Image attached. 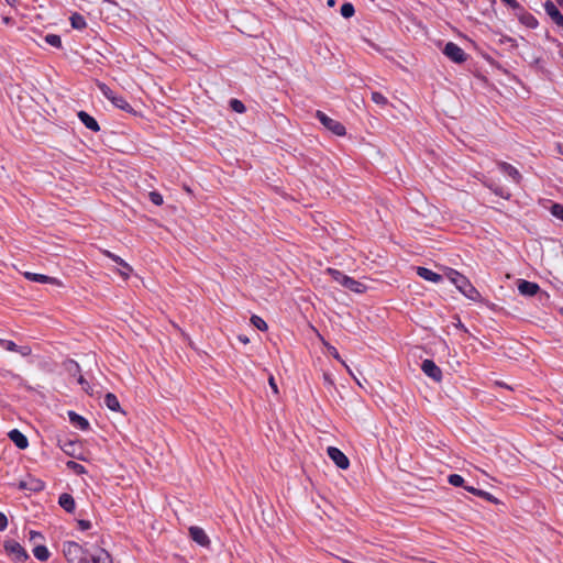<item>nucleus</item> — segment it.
<instances>
[{
	"label": "nucleus",
	"mask_w": 563,
	"mask_h": 563,
	"mask_svg": "<svg viewBox=\"0 0 563 563\" xmlns=\"http://www.w3.org/2000/svg\"><path fill=\"white\" fill-rule=\"evenodd\" d=\"M63 554L68 563H113L112 558L104 549H98L93 554L75 541L63 544Z\"/></svg>",
	"instance_id": "nucleus-1"
},
{
	"label": "nucleus",
	"mask_w": 563,
	"mask_h": 563,
	"mask_svg": "<svg viewBox=\"0 0 563 563\" xmlns=\"http://www.w3.org/2000/svg\"><path fill=\"white\" fill-rule=\"evenodd\" d=\"M446 276L466 298L473 301L479 300L481 294L464 275L455 269H450Z\"/></svg>",
	"instance_id": "nucleus-2"
},
{
	"label": "nucleus",
	"mask_w": 563,
	"mask_h": 563,
	"mask_svg": "<svg viewBox=\"0 0 563 563\" xmlns=\"http://www.w3.org/2000/svg\"><path fill=\"white\" fill-rule=\"evenodd\" d=\"M327 273L331 276V278L334 282H336L338 284L342 285L343 287L353 292L362 294L366 290V286L364 284L353 279L352 277L345 275L339 269L328 268Z\"/></svg>",
	"instance_id": "nucleus-3"
},
{
	"label": "nucleus",
	"mask_w": 563,
	"mask_h": 563,
	"mask_svg": "<svg viewBox=\"0 0 563 563\" xmlns=\"http://www.w3.org/2000/svg\"><path fill=\"white\" fill-rule=\"evenodd\" d=\"M97 86L102 96L108 99L115 108L129 113L133 111V108L123 96L115 93L109 86L103 82H98Z\"/></svg>",
	"instance_id": "nucleus-4"
},
{
	"label": "nucleus",
	"mask_w": 563,
	"mask_h": 563,
	"mask_svg": "<svg viewBox=\"0 0 563 563\" xmlns=\"http://www.w3.org/2000/svg\"><path fill=\"white\" fill-rule=\"evenodd\" d=\"M316 118L325 129L331 131L333 134L338 136H344L346 134L345 126L341 122L327 115L324 112L318 110L316 112Z\"/></svg>",
	"instance_id": "nucleus-5"
},
{
	"label": "nucleus",
	"mask_w": 563,
	"mask_h": 563,
	"mask_svg": "<svg viewBox=\"0 0 563 563\" xmlns=\"http://www.w3.org/2000/svg\"><path fill=\"white\" fill-rule=\"evenodd\" d=\"M4 549L15 563H24L29 559L24 548L16 541L5 542Z\"/></svg>",
	"instance_id": "nucleus-6"
},
{
	"label": "nucleus",
	"mask_w": 563,
	"mask_h": 563,
	"mask_svg": "<svg viewBox=\"0 0 563 563\" xmlns=\"http://www.w3.org/2000/svg\"><path fill=\"white\" fill-rule=\"evenodd\" d=\"M443 54L452 62L461 64L466 60L465 52L455 43L449 42L445 44Z\"/></svg>",
	"instance_id": "nucleus-7"
},
{
	"label": "nucleus",
	"mask_w": 563,
	"mask_h": 563,
	"mask_svg": "<svg viewBox=\"0 0 563 563\" xmlns=\"http://www.w3.org/2000/svg\"><path fill=\"white\" fill-rule=\"evenodd\" d=\"M328 456L332 460V462L341 470H346L350 465V461L347 456L338 448L329 446Z\"/></svg>",
	"instance_id": "nucleus-8"
},
{
	"label": "nucleus",
	"mask_w": 563,
	"mask_h": 563,
	"mask_svg": "<svg viewBox=\"0 0 563 563\" xmlns=\"http://www.w3.org/2000/svg\"><path fill=\"white\" fill-rule=\"evenodd\" d=\"M421 371L434 382L442 379V371L432 360H424L421 363Z\"/></svg>",
	"instance_id": "nucleus-9"
},
{
	"label": "nucleus",
	"mask_w": 563,
	"mask_h": 563,
	"mask_svg": "<svg viewBox=\"0 0 563 563\" xmlns=\"http://www.w3.org/2000/svg\"><path fill=\"white\" fill-rule=\"evenodd\" d=\"M544 10L551 20L561 29H563V14L556 2H544Z\"/></svg>",
	"instance_id": "nucleus-10"
},
{
	"label": "nucleus",
	"mask_w": 563,
	"mask_h": 563,
	"mask_svg": "<svg viewBox=\"0 0 563 563\" xmlns=\"http://www.w3.org/2000/svg\"><path fill=\"white\" fill-rule=\"evenodd\" d=\"M24 277L27 280L34 282V283L51 284V285H55V286H58V287H60L63 285L59 279H57L55 277H51V276L44 275V274L25 272L24 273Z\"/></svg>",
	"instance_id": "nucleus-11"
},
{
	"label": "nucleus",
	"mask_w": 563,
	"mask_h": 563,
	"mask_svg": "<svg viewBox=\"0 0 563 563\" xmlns=\"http://www.w3.org/2000/svg\"><path fill=\"white\" fill-rule=\"evenodd\" d=\"M499 170L509 177L515 184H520L522 176L520 172L512 165L506 163V162H499L498 164Z\"/></svg>",
	"instance_id": "nucleus-12"
},
{
	"label": "nucleus",
	"mask_w": 563,
	"mask_h": 563,
	"mask_svg": "<svg viewBox=\"0 0 563 563\" xmlns=\"http://www.w3.org/2000/svg\"><path fill=\"white\" fill-rule=\"evenodd\" d=\"M190 538L201 547H208L210 544L209 537L205 530L200 527L192 526L189 528Z\"/></svg>",
	"instance_id": "nucleus-13"
},
{
	"label": "nucleus",
	"mask_w": 563,
	"mask_h": 563,
	"mask_svg": "<svg viewBox=\"0 0 563 563\" xmlns=\"http://www.w3.org/2000/svg\"><path fill=\"white\" fill-rule=\"evenodd\" d=\"M540 287L537 283L521 279L518 284V291L522 296L532 297L538 294Z\"/></svg>",
	"instance_id": "nucleus-14"
},
{
	"label": "nucleus",
	"mask_w": 563,
	"mask_h": 563,
	"mask_svg": "<svg viewBox=\"0 0 563 563\" xmlns=\"http://www.w3.org/2000/svg\"><path fill=\"white\" fill-rule=\"evenodd\" d=\"M8 437L14 443V445L20 450H24L29 446L27 438L18 429L11 430L8 433Z\"/></svg>",
	"instance_id": "nucleus-15"
},
{
	"label": "nucleus",
	"mask_w": 563,
	"mask_h": 563,
	"mask_svg": "<svg viewBox=\"0 0 563 563\" xmlns=\"http://www.w3.org/2000/svg\"><path fill=\"white\" fill-rule=\"evenodd\" d=\"M77 115L80 122L90 131L98 132L100 130L97 120L86 111H79Z\"/></svg>",
	"instance_id": "nucleus-16"
},
{
	"label": "nucleus",
	"mask_w": 563,
	"mask_h": 563,
	"mask_svg": "<svg viewBox=\"0 0 563 563\" xmlns=\"http://www.w3.org/2000/svg\"><path fill=\"white\" fill-rule=\"evenodd\" d=\"M417 274L419 277L423 278L424 280L438 284L442 280V276L427 267L419 266L417 267Z\"/></svg>",
	"instance_id": "nucleus-17"
},
{
	"label": "nucleus",
	"mask_w": 563,
	"mask_h": 563,
	"mask_svg": "<svg viewBox=\"0 0 563 563\" xmlns=\"http://www.w3.org/2000/svg\"><path fill=\"white\" fill-rule=\"evenodd\" d=\"M68 418H69V421L73 423L74 427H76V428H78L80 430H84V431L88 430L89 422L82 416L78 415L75 411H68Z\"/></svg>",
	"instance_id": "nucleus-18"
},
{
	"label": "nucleus",
	"mask_w": 563,
	"mask_h": 563,
	"mask_svg": "<svg viewBox=\"0 0 563 563\" xmlns=\"http://www.w3.org/2000/svg\"><path fill=\"white\" fill-rule=\"evenodd\" d=\"M58 504L67 512H73L76 507L75 499L73 498V496L66 493L59 496Z\"/></svg>",
	"instance_id": "nucleus-19"
},
{
	"label": "nucleus",
	"mask_w": 563,
	"mask_h": 563,
	"mask_svg": "<svg viewBox=\"0 0 563 563\" xmlns=\"http://www.w3.org/2000/svg\"><path fill=\"white\" fill-rule=\"evenodd\" d=\"M104 254H106V256L111 258L113 262L118 263L121 267L126 269V272H121V275L124 278H128L130 276V274L132 272V267L125 261H123L120 256L111 253L110 251H104Z\"/></svg>",
	"instance_id": "nucleus-20"
},
{
	"label": "nucleus",
	"mask_w": 563,
	"mask_h": 563,
	"mask_svg": "<svg viewBox=\"0 0 563 563\" xmlns=\"http://www.w3.org/2000/svg\"><path fill=\"white\" fill-rule=\"evenodd\" d=\"M103 402L106 407L111 411L119 412L121 410L119 399L112 393L106 394Z\"/></svg>",
	"instance_id": "nucleus-21"
},
{
	"label": "nucleus",
	"mask_w": 563,
	"mask_h": 563,
	"mask_svg": "<svg viewBox=\"0 0 563 563\" xmlns=\"http://www.w3.org/2000/svg\"><path fill=\"white\" fill-rule=\"evenodd\" d=\"M69 21L71 24V27L75 30H78V31H81V30L86 29V26H87L86 19L79 13H73L69 18Z\"/></svg>",
	"instance_id": "nucleus-22"
},
{
	"label": "nucleus",
	"mask_w": 563,
	"mask_h": 563,
	"mask_svg": "<svg viewBox=\"0 0 563 563\" xmlns=\"http://www.w3.org/2000/svg\"><path fill=\"white\" fill-rule=\"evenodd\" d=\"M33 554L38 561H47L49 558V551L45 545H36L33 549Z\"/></svg>",
	"instance_id": "nucleus-23"
},
{
	"label": "nucleus",
	"mask_w": 563,
	"mask_h": 563,
	"mask_svg": "<svg viewBox=\"0 0 563 563\" xmlns=\"http://www.w3.org/2000/svg\"><path fill=\"white\" fill-rule=\"evenodd\" d=\"M44 41L46 44L55 47V48H62L63 47V44H62V38L59 35L57 34H47L44 36Z\"/></svg>",
	"instance_id": "nucleus-24"
},
{
	"label": "nucleus",
	"mask_w": 563,
	"mask_h": 563,
	"mask_svg": "<svg viewBox=\"0 0 563 563\" xmlns=\"http://www.w3.org/2000/svg\"><path fill=\"white\" fill-rule=\"evenodd\" d=\"M520 21L529 29H536L539 24L538 20L532 14H523Z\"/></svg>",
	"instance_id": "nucleus-25"
},
{
	"label": "nucleus",
	"mask_w": 563,
	"mask_h": 563,
	"mask_svg": "<svg viewBox=\"0 0 563 563\" xmlns=\"http://www.w3.org/2000/svg\"><path fill=\"white\" fill-rule=\"evenodd\" d=\"M340 12L343 18L349 19L354 14L355 9L351 2H344Z\"/></svg>",
	"instance_id": "nucleus-26"
},
{
	"label": "nucleus",
	"mask_w": 563,
	"mask_h": 563,
	"mask_svg": "<svg viewBox=\"0 0 563 563\" xmlns=\"http://www.w3.org/2000/svg\"><path fill=\"white\" fill-rule=\"evenodd\" d=\"M230 107L236 113H243L246 110L244 103L241 100H238V99H231L230 100Z\"/></svg>",
	"instance_id": "nucleus-27"
},
{
	"label": "nucleus",
	"mask_w": 563,
	"mask_h": 563,
	"mask_svg": "<svg viewBox=\"0 0 563 563\" xmlns=\"http://www.w3.org/2000/svg\"><path fill=\"white\" fill-rule=\"evenodd\" d=\"M448 482L455 487H461L464 485V478L460 474H451L448 477Z\"/></svg>",
	"instance_id": "nucleus-28"
},
{
	"label": "nucleus",
	"mask_w": 563,
	"mask_h": 563,
	"mask_svg": "<svg viewBox=\"0 0 563 563\" xmlns=\"http://www.w3.org/2000/svg\"><path fill=\"white\" fill-rule=\"evenodd\" d=\"M551 214L555 217L556 219L563 221V205L561 203H553L551 206Z\"/></svg>",
	"instance_id": "nucleus-29"
},
{
	"label": "nucleus",
	"mask_w": 563,
	"mask_h": 563,
	"mask_svg": "<svg viewBox=\"0 0 563 563\" xmlns=\"http://www.w3.org/2000/svg\"><path fill=\"white\" fill-rule=\"evenodd\" d=\"M252 324L261 331L267 330V323L258 316H252Z\"/></svg>",
	"instance_id": "nucleus-30"
},
{
	"label": "nucleus",
	"mask_w": 563,
	"mask_h": 563,
	"mask_svg": "<svg viewBox=\"0 0 563 563\" xmlns=\"http://www.w3.org/2000/svg\"><path fill=\"white\" fill-rule=\"evenodd\" d=\"M372 100H373V102H375L376 104H379V106H386L388 103L387 98L378 91L372 92Z\"/></svg>",
	"instance_id": "nucleus-31"
},
{
	"label": "nucleus",
	"mask_w": 563,
	"mask_h": 563,
	"mask_svg": "<svg viewBox=\"0 0 563 563\" xmlns=\"http://www.w3.org/2000/svg\"><path fill=\"white\" fill-rule=\"evenodd\" d=\"M67 466H68V468L73 470L76 474H84L86 472L84 465H81L77 462H74V461H69L67 463Z\"/></svg>",
	"instance_id": "nucleus-32"
},
{
	"label": "nucleus",
	"mask_w": 563,
	"mask_h": 563,
	"mask_svg": "<svg viewBox=\"0 0 563 563\" xmlns=\"http://www.w3.org/2000/svg\"><path fill=\"white\" fill-rule=\"evenodd\" d=\"M0 346L4 347L7 351L18 350V345L10 340L0 339Z\"/></svg>",
	"instance_id": "nucleus-33"
},
{
	"label": "nucleus",
	"mask_w": 563,
	"mask_h": 563,
	"mask_svg": "<svg viewBox=\"0 0 563 563\" xmlns=\"http://www.w3.org/2000/svg\"><path fill=\"white\" fill-rule=\"evenodd\" d=\"M150 200L155 205V206H161L163 205V197L159 192L157 191H152L150 192Z\"/></svg>",
	"instance_id": "nucleus-34"
},
{
	"label": "nucleus",
	"mask_w": 563,
	"mask_h": 563,
	"mask_svg": "<svg viewBox=\"0 0 563 563\" xmlns=\"http://www.w3.org/2000/svg\"><path fill=\"white\" fill-rule=\"evenodd\" d=\"M13 352L20 353L22 356H29L32 353V350L29 345L18 346V350H14Z\"/></svg>",
	"instance_id": "nucleus-35"
},
{
	"label": "nucleus",
	"mask_w": 563,
	"mask_h": 563,
	"mask_svg": "<svg viewBox=\"0 0 563 563\" xmlns=\"http://www.w3.org/2000/svg\"><path fill=\"white\" fill-rule=\"evenodd\" d=\"M328 351L330 352V354L336 360L339 361L341 364H344V361L342 360V357L340 356L338 350L332 346V345H329L328 346Z\"/></svg>",
	"instance_id": "nucleus-36"
},
{
	"label": "nucleus",
	"mask_w": 563,
	"mask_h": 563,
	"mask_svg": "<svg viewBox=\"0 0 563 563\" xmlns=\"http://www.w3.org/2000/svg\"><path fill=\"white\" fill-rule=\"evenodd\" d=\"M78 528L81 531L89 530L91 528V522L89 520H79L78 521Z\"/></svg>",
	"instance_id": "nucleus-37"
},
{
	"label": "nucleus",
	"mask_w": 563,
	"mask_h": 563,
	"mask_svg": "<svg viewBox=\"0 0 563 563\" xmlns=\"http://www.w3.org/2000/svg\"><path fill=\"white\" fill-rule=\"evenodd\" d=\"M8 527V519L3 512L0 511V531L5 530Z\"/></svg>",
	"instance_id": "nucleus-38"
},
{
	"label": "nucleus",
	"mask_w": 563,
	"mask_h": 563,
	"mask_svg": "<svg viewBox=\"0 0 563 563\" xmlns=\"http://www.w3.org/2000/svg\"><path fill=\"white\" fill-rule=\"evenodd\" d=\"M494 191L496 195L500 196L501 198L508 199L510 197V195L508 192H505L504 189H501V188H496Z\"/></svg>",
	"instance_id": "nucleus-39"
},
{
	"label": "nucleus",
	"mask_w": 563,
	"mask_h": 563,
	"mask_svg": "<svg viewBox=\"0 0 563 563\" xmlns=\"http://www.w3.org/2000/svg\"><path fill=\"white\" fill-rule=\"evenodd\" d=\"M268 383H269V386H271L272 390L275 394H277L278 393V388H277V384H276V382H275L273 376L269 377Z\"/></svg>",
	"instance_id": "nucleus-40"
},
{
	"label": "nucleus",
	"mask_w": 563,
	"mask_h": 563,
	"mask_svg": "<svg viewBox=\"0 0 563 563\" xmlns=\"http://www.w3.org/2000/svg\"><path fill=\"white\" fill-rule=\"evenodd\" d=\"M78 383L82 386V388H84L85 390H87V389H88L89 384H88V382L84 378V376H81V375H80V376L78 377Z\"/></svg>",
	"instance_id": "nucleus-41"
},
{
	"label": "nucleus",
	"mask_w": 563,
	"mask_h": 563,
	"mask_svg": "<svg viewBox=\"0 0 563 563\" xmlns=\"http://www.w3.org/2000/svg\"><path fill=\"white\" fill-rule=\"evenodd\" d=\"M342 365L346 368L347 373L357 382V384L361 385V383L354 376V374H353L352 369L350 368V366L345 362Z\"/></svg>",
	"instance_id": "nucleus-42"
},
{
	"label": "nucleus",
	"mask_w": 563,
	"mask_h": 563,
	"mask_svg": "<svg viewBox=\"0 0 563 563\" xmlns=\"http://www.w3.org/2000/svg\"><path fill=\"white\" fill-rule=\"evenodd\" d=\"M464 488H465L467 492H471V493H473V494H475V495H482V494H483L481 490H478V489H476V488H474V487L465 486Z\"/></svg>",
	"instance_id": "nucleus-43"
},
{
	"label": "nucleus",
	"mask_w": 563,
	"mask_h": 563,
	"mask_svg": "<svg viewBox=\"0 0 563 563\" xmlns=\"http://www.w3.org/2000/svg\"><path fill=\"white\" fill-rule=\"evenodd\" d=\"M324 382L329 385H333V380L331 379L329 374L323 375Z\"/></svg>",
	"instance_id": "nucleus-44"
},
{
	"label": "nucleus",
	"mask_w": 563,
	"mask_h": 563,
	"mask_svg": "<svg viewBox=\"0 0 563 563\" xmlns=\"http://www.w3.org/2000/svg\"><path fill=\"white\" fill-rule=\"evenodd\" d=\"M558 152L563 155V144L559 143L556 145Z\"/></svg>",
	"instance_id": "nucleus-45"
},
{
	"label": "nucleus",
	"mask_w": 563,
	"mask_h": 563,
	"mask_svg": "<svg viewBox=\"0 0 563 563\" xmlns=\"http://www.w3.org/2000/svg\"><path fill=\"white\" fill-rule=\"evenodd\" d=\"M30 534H31V539H33L34 537H41V534L35 531H31Z\"/></svg>",
	"instance_id": "nucleus-46"
},
{
	"label": "nucleus",
	"mask_w": 563,
	"mask_h": 563,
	"mask_svg": "<svg viewBox=\"0 0 563 563\" xmlns=\"http://www.w3.org/2000/svg\"><path fill=\"white\" fill-rule=\"evenodd\" d=\"M504 42H507V43H514V42H515V40H514V38H511V37H506Z\"/></svg>",
	"instance_id": "nucleus-47"
},
{
	"label": "nucleus",
	"mask_w": 563,
	"mask_h": 563,
	"mask_svg": "<svg viewBox=\"0 0 563 563\" xmlns=\"http://www.w3.org/2000/svg\"><path fill=\"white\" fill-rule=\"evenodd\" d=\"M3 22L8 24V23L10 22V18L4 16V18H3Z\"/></svg>",
	"instance_id": "nucleus-48"
},
{
	"label": "nucleus",
	"mask_w": 563,
	"mask_h": 563,
	"mask_svg": "<svg viewBox=\"0 0 563 563\" xmlns=\"http://www.w3.org/2000/svg\"><path fill=\"white\" fill-rule=\"evenodd\" d=\"M330 8L334 7L336 2H327Z\"/></svg>",
	"instance_id": "nucleus-49"
},
{
	"label": "nucleus",
	"mask_w": 563,
	"mask_h": 563,
	"mask_svg": "<svg viewBox=\"0 0 563 563\" xmlns=\"http://www.w3.org/2000/svg\"><path fill=\"white\" fill-rule=\"evenodd\" d=\"M507 3H508V4H514V7H516V4H517L518 2H511V1H508Z\"/></svg>",
	"instance_id": "nucleus-50"
},
{
	"label": "nucleus",
	"mask_w": 563,
	"mask_h": 563,
	"mask_svg": "<svg viewBox=\"0 0 563 563\" xmlns=\"http://www.w3.org/2000/svg\"><path fill=\"white\" fill-rule=\"evenodd\" d=\"M559 3L561 4V7H562V10H563V2H559Z\"/></svg>",
	"instance_id": "nucleus-51"
}]
</instances>
